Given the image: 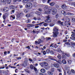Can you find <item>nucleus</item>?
<instances>
[{
	"instance_id": "2f4dec72",
	"label": "nucleus",
	"mask_w": 75,
	"mask_h": 75,
	"mask_svg": "<svg viewBox=\"0 0 75 75\" xmlns=\"http://www.w3.org/2000/svg\"><path fill=\"white\" fill-rule=\"evenodd\" d=\"M51 72H54L55 71V69H54V68H52L51 69Z\"/></svg>"
},
{
	"instance_id": "6e6552de",
	"label": "nucleus",
	"mask_w": 75,
	"mask_h": 75,
	"mask_svg": "<svg viewBox=\"0 0 75 75\" xmlns=\"http://www.w3.org/2000/svg\"><path fill=\"white\" fill-rule=\"evenodd\" d=\"M48 63L46 62H43L42 63V67H47V66H48Z\"/></svg>"
},
{
	"instance_id": "a19ab883",
	"label": "nucleus",
	"mask_w": 75,
	"mask_h": 75,
	"mask_svg": "<svg viewBox=\"0 0 75 75\" xmlns=\"http://www.w3.org/2000/svg\"><path fill=\"white\" fill-rule=\"evenodd\" d=\"M6 17L7 16H5L4 14L3 15V18L4 20H5V19H6Z\"/></svg>"
},
{
	"instance_id": "bb28decb",
	"label": "nucleus",
	"mask_w": 75,
	"mask_h": 75,
	"mask_svg": "<svg viewBox=\"0 0 75 75\" xmlns=\"http://www.w3.org/2000/svg\"><path fill=\"white\" fill-rule=\"evenodd\" d=\"M34 67L33 66V65L31 64L30 66V68L32 69H34Z\"/></svg>"
},
{
	"instance_id": "052dcab7",
	"label": "nucleus",
	"mask_w": 75,
	"mask_h": 75,
	"mask_svg": "<svg viewBox=\"0 0 75 75\" xmlns=\"http://www.w3.org/2000/svg\"><path fill=\"white\" fill-rule=\"evenodd\" d=\"M4 15H5L6 17H7L8 16V13H6L5 14H4Z\"/></svg>"
},
{
	"instance_id": "ea45409f",
	"label": "nucleus",
	"mask_w": 75,
	"mask_h": 75,
	"mask_svg": "<svg viewBox=\"0 0 75 75\" xmlns=\"http://www.w3.org/2000/svg\"><path fill=\"white\" fill-rule=\"evenodd\" d=\"M7 3L8 4H10L11 3V0H8L7 1Z\"/></svg>"
},
{
	"instance_id": "8fccbe9b",
	"label": "nucleus",
	"mask_w": 75,
	"mask_h": 75,
	"mask_svg": "<svg viewBox=\"0 0 75 75\" xmlns=\"http://www.w3.org/2000/svg\"><path fill=\"white\" fill-rule=\"evenodd\" d=\"M14 10H13L11 11V14H13V13H14Z\"/></svg>"
},
{
	"instance_id": "473e14b6",
	"label": "nucleus",
	"mask_w": 75,
	"mask_h": 75,
	"mask_svg": "<svg viewBox=\"0 0 75 75\" xmlns=\"http://www.w3.org/2000/svg\"><path fill=\"white\" fill-rule=\"evenodd\" d=\"M38 41H39V42H40V44L41 42H43V41H43V40H41V39H39L38 40Z\"/></svg>"
},
{
	"instance_id": "603ef678",
	"label": "nucleus",
	"mask_w": 75,
	"mask_h": 75,
	"mask_svg": "<svg viewBox=\"0 0 75 75\" xmlns=\"http://www.w3.org/2000/svg\"><path fill=\"white\" fill-rule=\"evenodd\" d=\"M54 48H56L57 47H58V46L56 44L54 46Z\"/></svg>"
},
{
	"instance_id": "dca6fc26",
	"label": "nucleus",
	"mask_w": 75,
	"mask_h": 75,
	"mask_svg": "<svg viewBox=\"0 0 75 75\" xmlns=\"http://www.w3.org/2000/svg\"><path fill=\"white\" fill-rule=\"evenodd\" d=\"M47 73L48 74V75H53V73H52V72L51 71H48L47 72Z\"/></svg>"
},
{
	"instance_id": "0e129e2a",
	"label": "nucleus",
	"mask_w": 75,
	"mask_h": 75,
	"mask_svg": "<svg viewBox=\"0 0 75 75\" xmlns=\"http://www.w3.org/2000/svg\"><path fill=\"white\" fill-rule=\"evenodd\" d=\"M17 59H21V57H17Z\"/></svg>"
},
{
	"instance_id": "4be33fe9",
	"label": "nucleus",
	"mask_w": 75,
	"mask_h": 75,
	"mask_svg": "<svg viewBox=\"0 0 75 75\" xmlns=\"http://www.w3.org/2000/svg\"><path fill=\"white\" fill-rule=\"evenodd\" d=\"M35 14H37L38 15H39V16H40V15L41 14V12L39 11H36L35 12Z\"/></svg>"
},
{
	"instance_id": "a211bd4d",
	"label": "nucleus",
	"mask_w": 75,
	"mask_h": 75,
	"mask_svg": "<svg viewBox=\"0 0 75 75\" xmlns=\"http://www.w3.org/2000/svg\"><path fill=\"white\" fill-rule=\"evenodd\" d=\"M10 8L11 9H15V7L12 5H11L10 6Z\"/></svg>"
},
{
	"instance_id": "58836bf2",
	"label": "nucleus",
	"mask_w": 75,
	"mask_h": 75,
	"mask_svg": "<svg viewBox=\"0 0 75 75\" xmlns=\"http://www.w3.org/2000/svg\"><path fill=\"white\" fill-rule=\"evenodd\" d=\"M28 9H26L24 10V12L25 13H27L28 12Z\"/></svg>"
},
{
	"instance_id": "7c9ffc66",
	"label": "nucleus",
	"mask_w": 75,
	"mask_h": 75,
	"mask_svg": "<svg viewBox=\"0 0 75 75\" xmlns=\"http://www.w3.org/2000/svg\"><path fill=\"white\" fill-rule=\"evenodd\" d=\"M41 52H42L43 55H45V54H47L46 52H45V51H42Z\"/></svg>"
},
{
	"instance_id": "f3484780",
	"label": "nucleus",
	"mask_w": 75,
	"mask_h": 75,
	"mask_svg": "<svg viewBox=\"0 0 75 75\" xmlns=\"http://www.w3.org/2000/svg\"><path fill=\"white\" fill-rule=\"evenodd\" d=\"M29 1V0H23L22 2L23 3H27Z\"/></svg>"
},
{
	"instance_id": "f257e3e1",
	"label": "nucleus",
	"mask_w": 75,
	"mask_h": 75,
	"mask_svg": "<svg viewBox=\"0 0 75 75\" xmlns=\"http://www.w3.org/2000/svg\"><path fill=\"white\" fill-rule=\"evenodd\" d=\"M59 30L56 27H55L53 29V36L54 38H56L58 37V35L59 34V32H58Z\"/></svg>"
},
{
	"instance_id": "c9c22d12",
	"label": "nucleus",
	"mask_w": 75,
	"mask_h": 75,
	"mask_svg": "<svg viewBox=\"0 0 75 75\" xmlns=\"http://www.w3.org/2000/svg\"><path fill=\"white\" fill-rule=\"evenodd\" d=\"M65 55L68 57H71V55H70V54H69L66 53L65 54Z\"/></svg>"
},
{
	"instance_id": "423d86ee",
	"label": "nucleus",
	"mask_w": 75,
	"mask_h": 75,
	"mask_svg": "<svg viewBox=\"0 0 75 75\" xmlns=\"http://www.w3.org/2000/svg\"><path fill=\"white\" fill-rule=\"evenodd\" d=\"M57 9L56 8L53 9L52 14H53V15H55V14H56V13H57Z\"/></svg>"
},
{
	"instance_id": "49530a36",
	"label": "nucleus",
	"mask_w": 75,
	"mask_h": 75,
	"mask_svg": "<svg viewBox=\"0 0 75 75\" xmlns=\"http://www.w3.org/2000/svg\"><path fill=\"white\" fill-rule=\"evenodd\" d=\"M65 44H67V45H71V44L70 43L68 42H66L65 43Z\"/></svg>"
},
{
	"instance_id": "bf43d9fd",
	"label": "nucleus",
	"mask_w": 75,
	"mask_h": 75,
	"mask_svg": "<svg viewBox=\"0 0 75 75\" xmlns=\"http://www.w3.org/2000/svg\"><path fill=\"white\" fill-rule=\"evenodd\" d=\"M47 0H42L43 3H45L47 1Z\"/></svg>"
},
{
	"instance_id": "393cba45",
	"label": "nucleus",
	"mask_w": 75,
	"mask_h": 75,
	"mask_svg": "<svg viewBox=\"0 0 75 75\" xmlns=\"http://www.w3.org/2000/svg\"><path fill=\"white\" fill-rule=\"evenodd\" d=\"M34 69L35 71L37 73V72H38V71L37 70V68H35V67H34Z\"/></svg>"
},
{
	"instance_id": "f8f14e48",
	"label": "nucleus",
	"mask_w": 75,
	"mask_h": 75,
	"mask_svg": "<svg viewBox=\"0 0 75 75\" xmlns=\"http://www.w3.org/2000/svg\"><path fill=\"white\" fill-rule=\"evenodd\" d=\"M61 7L63 9H64V10H65V9H66L67 8V6H66V5H65L63 4L62 5Z\"/></svg>"
},
{
	"instance_id": "1a4fd4ad",
	"label": "nucleus",
	"mask_w": 75,
	"mask_h": 75,
	"mask_svg": "<svg viewBox=\"0 0 75 75\" xmlns=\"http://www.w3.org/2000/svg\"><path fill=\"white\" fill-rule=\"evenodd\" d=\"M27 65V62L26 61H25L22 64V66L25 67H26Z\"/></svg>"
},
{
	"instance_id": "4d7b16f0",
	"label": "nucleus",
	"mask_w": 75,
	"mask_h": 75,
	"mask_svg": "<svg viewBox=\"0 0 75 75\" xmlns=\"http://www.w3.org/2000/svg\"><path fill=\"white\" fill-rule=\"evenodd\" d=\"M35 42L36 44L37 43L38 44H40V42H38L37 41H35Z\"/></svg>"
},
{
	"instance_id": "4c0bfd02",
	"label": "nucleus",
	"mask_w": 75,
	"mask_h": 75,
	"mask_svg": "<svg viewBox=\"0 0 75 75\" xmlns=\"http://www.w3.org/2000/svg\"><path fill=\"white\" fill-rule=\"evenodd\" d=\"M62 59H65L66 58V56L65 55H63L62 56Z\"/></svg>"
},
{
	"instance_id": "0eeeda50",
	"label": "nucleus",
	"mask_w": 75,
	"mask_h": 75,
	"mask_svg": "<svg viewBox=\"0 0 75 75\" xmlns=\"http://www.w3.org/2000/svg\"><path fill=\"white\" fill-rule=\"evenodd\" d=\"M54 67L56 68H58L59 67V65L58 63H55L53 64Z\"/></svg>"
},
{
	"instance_id": "ddd939ff",
	"label": "nucleus",
	"mask_w": 75,
	"mask_h": 75,
	"mask_svg": "<svg viewBox=\"0 0 75 75\" xmlns=\"http://www.w3.org/2000/svg\"><path fill=\"white\" fill-rule=\"evenodd\" d=\"M6 1L7 0H1V2L3 3L4 5H6L7 4V3L6 2Z\"/></svg>"
},
{
	"instance_id": "e433bc0d",
	"label": "nucleus",
	"mask_w": 75,
	"mask_h": 75,
	"mask_svg": "<svg viewBox=\"0 0 75 75\" xmlns=\"http://www.w3.org/2000/svg\"><path fill=\"white\" fill-rule=\"evenodd\" d=\"M75 21V19L74 18H72L71 19V21L73 22V23H74Z\"/></svg>"
},
{
	"instance_id": "72a5a7b5",
	"label": "nucleus",
	"mask_w": 75,
	"mask_h": 75,
	"mask_svg": "<svg viewBox=\"0 0 75 75\" xmlns=\"http://www.w3.org/2000/svg\"><path fill=\"white\" fill-rule=\"evenodd\" d=\"M57 57L59 59H61V56L60 54H58L57 56Z\"/></svg>"
},
{
	"instance_id": "aec40b11",
	"label": "nucleus",
	"mask_w": 75,
	"mask_h": 75,
	"mask_svg": "<svg viewBox=\"0 0 75 75\" xmlns=\"http://www.w3.org/2000/svg\"><path fill=\"white\" fill-rule=\"evenodd\" d=\"M63 22H61V21H57V23H58V24H61V25H62V24H63Z\"/></svg>"
},
{
	"instance_id": "39448f33",
	"label": "nucleus",
	"mask_w": 75,
	"mask_h": 75,
	"mask_svg": "<svg viewBox=\"0 0 75 75\" xmlns=\"http://www.w3.org/2000/svg\"><path fill=\"white\" fill-rule=\"evenodd\" d=\"M48 58H49V59H50L51 60H53V61H56V62H58V61H57V59H55V57H52L51 56H49Z\"/></svg>"
},
{
	"instance_id": "a878e982",
	"label": "nucleus",
	"mask_w": 75,
	"mask_h": 75,
	"mask_svg": "<svg viewBox=\"0 0 75 75\" xmlns=\"http://www.w3.org/2000/svg\"><path fill=\"white\" fill-rule=\"evenodd\" d=\"M67 62L69 64H71L72 62V61L70 60H67Z\"/></svg>"
},
{
	"instance_id": "9b49d317",
	"label": "nucleus",
	"mask_w": 75,
	"mask_h": 75,
	"mask_svg": "<svg viewBox=\"0 0 75 75\" xmlns=\"http://www.w3.org/2000/svg\"><path fill=\"white\" fill-rule=\"evenodd\" d=\"M34 25L33 24H28L27 25V27L28 28H30V27H34Z\"/></svg>"
},
{
	"instance_id": "6e6d98bb",
	"label": "nucleus",
	"mask_w": 75,
	"mask_h": 75,
	"mask_svg": "<svg viewBox=\"0 0 75 75\" xmlns=\"http://www.w3.org/2000/svg\"><path fill=\"white\" fill-rule=\"evenodd\" d=\"M38 10L40 11H42V9H41V8H39L38 9Z\"/></svg>"
},
{
	"instance_id": "37998d69",
	"label": "nucleus",
	"mask_w": 75,
	"mask_h": 75,
	"mask_svg": "<svg viewBox=\"0 0 75 75\" xmlns=\"http://www.w3.org/2000/svg\"><path fill=\"white\" fill-rule=\"evenodd\" d=\"M51 54H54V52L52 50H51L50 52Z\"/></svg>"
},
{
	"instance_id": "6ab92c4d",
	"label": "nucleus",
	"mask_w": 75,
	"mask_h": 75,
	"mask_svg": "<svg viewBox=\"0 0 75 75\" xmlns=\"http://www.w3.org/2000/svg\"><path fill=\"white\" fill-rule=\"evenodd\" d=\"M71 33H72V34H71V36L72 37H75V33L72 32H71Z\"/></svg>"
},
{
	"instance_id": "09e8293b",
	"label": "nucleus",
	"mask_w": 75,
	"mask_h": 75,
	"mask_svg": "<svg viewBox=\"0 0 75 75\" xmlns=\"http://www.w3.org/2000/svg\"><path fill=\"white\" fill-rule=\"evenodd\" d=\"M71 72H72V73H73V74H75V71L73 69L71 70Z\"/></svg>"
},
{
	"instance_id": "f704fd0d",
	"label": "nucleus",
	"mask_w": 75,
	"mask_h": 75,
	"mask_svg": "<svg viewBox=\"0 0 75 75\" xmlns=\"http://www.w3.org/2000/svg\"><path fill=\"white\" fill-rule=\"evenodd\" d=\"M67 14L68 15V16H72V14H72V13H70L69 12H68L67 13Z\"/></svg>"
},
{
	"instance_id": "338daca9",
	"label": "nucleus",
	"mask_w": 75,
	"mask_h": 75,
	"mask_svg": "<svg viewBox=\"0 0 75 75\" xmlns=\"http://www.w3.org/2000/svg\"><path fill=\"white\" fill-rule=\"evenodd\" d=\"M66 70H68V67H66L65 68Z\"/></svg>"
},
{
	"instance_id": "4468645a",
	"label": "nucleus",
	"mask_w": 75,
	"mask_h": 75,
	"mask_svg": "<svg viewBox=\"0 0 75 75\" xmlns=\"http://www.w3.org/2000/svg\"><path fill=\"white\" fill-rule=\"evenodd\" d=\"M10 18L11 20L15 19V16L14 15H12L11 16H10Z\"/></svg>"
},
{
	"instance_id": "79ce46f5",
	"label": "nucleus",
	"mask_w": 75,
	"mask_h": 75,
	"mask_svg": "<svg viewBox=\"0 0 75 75\" xmlns=\"http://www.w3.org/2000/svg\"><path fill=\"white\" fill-rule=\"evenodd\" d=\"M43 25L44 26H45V27H46V26H48V24L47 23H45L43 24Z\"/></svg>"
},
{
	"instance_id": "de8ad7c7",
	"label": "nucleus",
	"mask_w": 75,
	"mask_h": 75,
	"mask_svg": "<svg viewBox=\"0 0 75 75\" xmlns=\"http://www.w3.org/2000/svg\"><path fill=\"white\" fill-rule=\"evenodd\" d=\"M4 55H7V51H6L5 52H4Z\"/></svg>"
},
{
	"instance_id": "5701e85b",
	"label": "nucleus",
	"mask_w": 75,
	"mask_h": 75,
	"mask_svg": "<svg viewBox=\"0 0 75 75\" xmlns=\"http://www.w3.org/2000/svg\"><path fill=\"white\" fill-rule=\"evenodd\" d=\"M62 62L64 64H67V62L65 60H63Z\"/></svg>"
},
{
	"instance_id": "2eb2a0df",
	"label": "nucleus",
	"mask_w": 75,
	"mask_h": 75,
	"mask_svg": "<svg viewBox=\"0 0 75 75\" xmlns=\"http://www.w3.org/2000/svg\"><path fill=\"white\" fill-rule=\"evenodd\" d=\"M40 71L42 73H45V70L44 69H42L40 70Z\"/></svg>"
},
{
	"instance_id": "13d9d810",
	"label": "nucleus",
	"mask_w": 75,
	"mask_h": 75,
	"mask_svg": "<svg viewBox=\"0 0 75 75\" xmlns=\"http://www.w3.org/2000/svg\"><path fill=\"white\" fill-rule=\"evenodd\" d=\"M68 23L67 22H66V21H65V22L64 23V24H65V25H66L68 24Z\"/></svg>"
},
{
	"instance_id": "c85d7f7f",
	"label": "nucleus",
	"mask_w": 75,
	"mask_h": 75,
	"mask_svg": "<svg viewBox=\"0 0 75 75\" xmlns=\"http://www.w3.org/2000/svg\"><path fill=\"white\" fill-rule=\"evenodd\" d=\"M46 51L47 54H49V53H50V52H51L50 51V49H47L46 50Z\"/></svg>"
},
{
	"instance_id": "680f3d73",
	"label": "nucleus",
	"mask_w": 75,
	"mask_h": 75,
	"mask_svg": "<svg viewBox=\"0 0 75 75\" xmlns=\"http://www.w3.org/2000/svg\"><path fill=\"white\" fill-rule=\"evenodd\" d=\"M20 17V15L19 14H18L17 16V17L18 18H19V17Z\"/></svg>"
},
{
	"instance_id": "5fc2aeb1",
	"label": "nucleus",
	"mask_w": 75,
	"mask_h": 75,
	"mask_svg": "<svg viewBox=\"0 0 75 75\" xmlns=\"http://www.w3.org/2000/svg\"><path fill=\"white\" fill-rule=\"evenodd\" d=\"M26 17H30V14H27L26 15H25Z\"/></svg>"
},
{
	"instance_id": "774afa93",
	"label": "nucleus",
	"mask_w": 75,
	"mask_h": 75,
	"mask_svg": "<svg viewBox=\"0 0 75 75\" xmlns=\"http://www.w3.org/2000/svg\"><path fill=\"white\" fill-rule=\"evenodd\" d=\"M72 40H74V41H75V37H73Z\"/></svg>"
},
{
	"instance_id": "864d4df0",
	"label": "nucleus",
	"mask_w": 75,
	"mask_h": 75,
	"mask_svg": "<svg viewBox=\"0 0 75 75\" xmlns=\"http://www.w3.org/2000/svg\"><path fill=\"white\" fill-rule=\"evenodd\" d=\"M56 18H57L58 17V14L57 13L55 15Z\"/></svg>"
},
{
	"instance_id": "3c124183",
	"label": "nucleus",
	"mask_w": 75,
	"mask_h": 75,
	"mask_svg": "<svg viewBox=\"0 0 75 75\" xmlns=\"http://www.w3.org/2000/svg\"><path fill=\"white\" fill-rule=\"evenodd\" d=\"M49 25L50 27H52V26H54V24H50Z\"/></svg>"
},
{
	"instance_id": "412c9836",
	"label": "nucleus",
	"mask_w": 75,
	"mask_h": 75,
	"mask_svg": "<svg viewBox=\"0 0 75 75\" xmlns=\"http://www.w3.org/2000/svg\"><path fill=\"white\" fill-rule=\"evenodd\" d=\"M67 72L68 75H71L72 74V72L70 70H68Z\"/></svg>"
},
{
	"instance_id": "b1692460",
	"label": "nucleus",
	"mask_w": 75,
	"mask_h": 75,
	"mask_svg": "<svg viewBox=\"0 0 75 75\" xmlns=\"http://www.w3.org/2000/svg\"><path fill=\"white\" fill-rule=\"evenodd\" d=\"M46 38V41H48L49 40H50L51 39V38L50 37Z\"/></svg>"
},
{
	"instance_id": "cd10ccee",
	"label": "nucleus",
	"mask_w": 75,
	"mask_h": 75,
	"mask_svg": "<svg viewBox=\"0 0 75 75\" xmlns=\"http://www.w3.org/2000/svg\"><path fill=\"white\" fill-rule=\"evenodd\" d=\"M44 22H41L40 23L37 24L36 25H42L43 24H44Z\"/></svg>"
},
{
	"instance_id": "9d476101",
	"label": "nucleus",
	"mask_w": 75,
	"mask_h": 75,
	"mask_svg": "<svg viewBox=\"0 0 75 75\" xmlns=\"http://www.w3.org/2000/svg\"><path fill=\"white\" fill-rule=\"evenodd\" d=\"M4 12H6V11H8V8L7 7H4L3 10Z\"/></svg>"
},
{
	"instance_id": "20e7f679",
	"label": "nucleus",
	"mask_w": 75,
	"mask_h": 75,
	"mask_svg": "<svg viewBox=\"0 0 75 75\" xmlns=\"http://www.w3.org/2000/svg\"><path fill=\"white\" fill-rule=\"evenodd\" d=\"M47 19L45 20V21L46 23H50L51 21V20L50 19V16L49 15L46 16Z\"/></svg>"
},
{
	"instance_id": "c03bdc74",
	"label": "nucleus",
	"mask_w": 75,
	"mask_h": 75,
	"mask_svg": "<svg viewBox=\"0 0 75 75\" xmlns=\"http://www.w3.org/2000/svg\"><path fill=\"white\" fill-rule=\"evenodd\" d=\"M24 71L25 72H27L28 73H29L30 72V71L28 70L27 69H24Z\"/></svg>"
},
{
	"instance_id": "c756f323",
	"label": "nucleus",
	"mask_w": 75,
	"mask_h": 75,
	"mask_svg": "<svg viewBox=\"0 0 75 75\" xmlns=\"http://www.w3.org/2000/svg\"><path fill=\"white\" fill-rule=\"evenodd\" d=\"M54 4H55V3H54V2H52L50 4V5L52 6H54Z\"/></svg>"
},
{
	"instance_id": "7ed1b4c3",
	"label": "nucleus",
	"mask_w": 75,
	"mask_h": 75,
	"mask_svg": "<svg viewBox=\"0 0 75 75\" xmlns=\"http://www.w3.org/2000/svg\"><path fill=\"white\" fill-rule=\"evenodd\" d=\"M32 7H33V4L30 2L28 3L25 5V7L29 9H31Z\"/></svg>"
},
{
	"instance_id": "69168bd1",
	"label": "nucleus",
	"mask_w": 75,
	"mask_h": 75,
	"mask_svg": "<svg viewBox=\"0 0 75 75\" xmlns=\"http://www.w3.org/2000/svg\"><path fill=\"white\" fill-rule=\"evenodd\" d=\"M37 19L39 21L40 20H41V18H40V17H38L37 18Z\"/></svg>"
},
{
	"instance_id": "f03ea898",
	"label": "nucleus",
	"mask_w": 75,
	"mask_h": 75,
	"mask_svg": "<svg viewBox=\"0 0 75 75\" xmlns=\"http://www.w3.org/2000/svg\"><path fill=\"white\" fill-rule=\"evenodd\" d=\"M44 9L45 12H44V14H48L50 13L52 11L51 9L48 10V6H46L44 8Z\"/></svg>"
},
{
	"instance_id": "a18cd8bd",
	"label": "nucleus",
	"mask_w": 75,
	"mask_h": 75,
	"mask_svg": "<svg viewBox=\"0 0 75 75\" xmlns=\"http://www.w3.org/2000/svg\"><path fill=\"white\" fill-rule=\"evenodd\" d=\"M30 21H31V20L30 19H28L26 21V23H30Z\"/></svg>"
},
{
	"instance_id": "e2e57ef3",
	"label": "nucleus",
	"mask_w": 75,
	"mask_h": 75,
	"mask_svg": "<svg viewBox=\"0 0 75 75\" xmlns=\"http://www.w3.org/2000/svg\"><path fill=\"white\" fill-rule=\"evenodd\" d=\"M72 57H74L75 58V53H74L73 54H72Z\"/></svg>"
}]
</instances>
